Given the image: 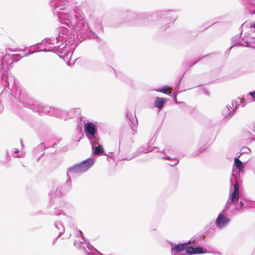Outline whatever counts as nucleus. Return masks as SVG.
Wrapping results in <instances>:
<instances>
[{
	"label": "nucleus",
	"mask_w": 255,
	"mask_h": 255,
	"mask_svg": "<svg viewBox=\"0 0 255 255\" xmlns=\"http://www.w3.org/2000/svg\"><path fill=\"white\" fill-rule=\"evenodd\" d=\"M233 47L232 46H231L226 51H225V54L227 55L228 54H229L230 52V51L232 49V48Z\"/></svg>",
	"instance_id": "f704fd0d"
},
{
	"label": "nucleus",
	"mask_w": 255,
	"mask_h": 255,
	"mask_svg": "<svg viewBox=\"0 0 255 255\" xmlns=\"http://www.w3.org/2000/svg\"><path fill=\"white\" fill-rule=\"evenodd\" d=\"M78 109H72L69 112H67L68 114V119L74 118L76 116V113L78 111Z\"/></svg>",
	"instance_id": "5701e85b"
},
{
	"label": "nucleus",
	"mask_w": 255,
	"mask_h": 255,
	"mask_svg": "<svg viewBox=\"0 0 255 255\" xmlns=\"http://www.w3.org/2000/svg\"><path fill=\"white\" fill-rule=\"evenodd\" d=\"M171 253L172 255H180L183 251L188 255L203 254L207 253V250L202 247L189 246V242L172 244Z\"/></svg>",
	"instance_id": "20e7f679"
},
{
	"label": "nucleus",
	"mask_w": 255,
	"mask_h": 255,
	"mask_svg": "<svg viewBox=\"0 0 255 255\" xmlns=\"http://www.w3.org/2000/svg\"><path fill=\"white\" fill-rule=\"evenodd\" d=\"M160 18L163 19L166 24L161 27V29L165 30L169 26V24L174 22L177 18L176 12L173 10H167L161 11L159 13Z\"/></svg>",
	"instance_id": "6e6552de"
},
{
	"label": "nucleus",
	"mask_w": 255,
	"mask_h": 255,
	"mask_svg": "<svg viewBox=\"0 0 255 255\" xmlns=\"http://www.w3.org/2000/svg\"><path fill=\"white\" fill-rule=\"evenodd\" d=\"M181 91H177V92H176L175 91L174 92V93L172 94V98L174 99V100H176V99H177V95L178 93H179L180 92H181Z\"/></svg>",
	"instance_id": "72a5a7b5"
},
{
	"label": "nucleus",
	"mask_w": 255,
	"mask_h": 255,
	"mask_svg": "<svg viewBox=\"0 0 255 255\" xmlns=\"http://www.w3.org/2000/svg\"><path fill=\"white\" fill-rule=\"evenodd\" d=\"M94 162V158L90 157L79 163L75 164L74 165L69 167L67 169L66 174L67 180L66 183L68 185H71V179L69 174V173L76 174L85 172L92 167Z\"/></svg>",
	"instance_id": "39448f33"
},
{
	"label": "nucleus",
	"mask_w": 255,
	"mask_h": 255,
	"mask_svg": "<svg viewBox=\"0 0 255 255\" xmlns=\"http://www.w3.org/2000/svg\"><path fill=\"white\" fill-rule=\"evenodd\" d=\"M20 142H21V145L22 146H23V144H22V139H20Z\"/></svg>",
	"instance_id": "de8ad7c7"
},
{
	"label": "nucleus",
	"mask_w": 255,
	"mask_h": 255,
	"mask_svg": "<svg viewBox=\"0 0 255 255\" xmlns=\"http://www.w3.org/2000/svg\"><path fill=\"white\" fill-rule=\"evenodd\" d=\"M53 199H52V198L51 197L50 199V203H52V202H53Z\"/></svg>",
	"instance_id": "c03bdc74"
},
{
	"label": "nucleus",
	"mask_w": 255,
	"mask_h": 255,
	"mask_svg": "<svg viewBox=\"0 0 255 255\" xmlns=\"http://www.w3.org/2000/svg\"><path fill=\"white\" fill-rule=\"evenodd\" d=\"M136 156H137V155H134L133 157H131V158H126L125 159H126V160H129L131 159H132V158H133V157H136Z\"/></svg>",
	"instance_id": "a19ab883"
},
{
	"label": "nucleus",
	"mask_w": 255,
	"mask_h": 255,
	"mask_svg": "<svg viewBox=\"0 0 255 255\" xmlns=\"http://www.w3.org/2000/svg\"><path fill=\"white\" fill-rule=\"evenodd\" d=\"M241 151L242 153H240L241 154L242 153H248L251 151V149L245 146L242 148Z\"/></svg>",
	"instance_id": "cd10ccee"
},
{
	"label": "nucleus",
	"mask_w": 255,
	"mask_h": 255,
	"mask_svg": "<svg viewBox=\"0 0 255 255\" xmlns=\"http://www.w3.org/2000/svg\"><path fill=\"white\" fill-rule=\"evenodd\" d=\"M217 254H218L219 255H220V253H218Z\"/></svg>",
	"instance_id": "3c124183"
},
{
	"label": "nucleus",
	"mask_w": 255,
	"mask_h": 255,
	"mask_svg": "<svg viewBox=\"0 0 255 255\" xmlns=\"http://www.w3.org/2000/svg\"><path fill=\"white\" fill-rule=\"evenodd\" d=\"M43 154H41V156L40 157H38V160L41 157V156H42Z\"/></svg>",
	"instance_id": "09e8293b"
},
{
	"label": "nucleus",
	"mask_w": 255,
	"mask_h": 255,
	"mask_svg": "<svg viewBox=\"0 0 255 255\" xmlns=\"http://www.w3.org/2000/svg\"><path fill=\"white\" fill-rule=\"evenodd\" d=\"M30 47L32 48V50L31 49L29 50L25 55V56H28V55H29L30 54H33V53H35V52H36L35 51L37 50L36 49H37V48H36V47H34V48H33L32 46H30Z\"/></svg>",
	"instance_id": "c85d7f7f"
},
{
	"label": "nucleus",
	"mask_w": 255,
	"mask_h": 255,
	"mask_svg": "<svg viewBox=\"0 0 255 255\" xmlns=\"http://www.w3.org/2000/svg\"><path fill=\"white\" fill-rule=\"evenodd\" d=\"M18 152V149L17 148L15 149L14 153H17Z\"/></svg>",
	"instance_id": "37998d69"
},
{
	"label": "nucleus",
	"mask_w": 255,
	"mask_h": 255,
	"mask_svg": "<svg viewBox=\"0 0 255 255\" xmlns=\"http://www.w3.org/2000/svg\"><path fill=\"white\" fill-rule=\"evenodd\" d=\"M20 58L18 54L9 53H6L1 57L0 68V84L4 89L7 88L10 90L12 95L14 94L16 103L18 106L30 109L34 112L38 113L39 115L50 116L51 107L35 103L25 90L18 86V82L15 80L14 76L8 73V71L12 67V63L18 61Z\"/></svg>",
	"instance_id": "f03ea898"
},
{
	"label": "nucleus",
	"mask_w": 255,
	"mask_h": 255,
	"mask_svg": "<svg viewBox=\"0 0 255 255\" xmlns=\"http://www.w3.org/2000/svg\"><path fill=\"white\" fill-rule=\"evenodd\" d=\"M249 94L252 97L253 101H255V91L251 92Z\"/></svg>",
	"instance_id": "473e14b6"
},
{
	"label": "nucleus",
	"mask_w": 255,
	"mask_h": 255,
	"mask_svg": "<svg viewBox=\"0 0 255 255\" xmlns=\"http://www.w3.org/2000/svg\"><path fill=\"white\" fill-rule=\"evenodd\" d=\"M205 93L206 95H209V92L208 91H207V90H205Z\"/></svg>",
	"instance_id": "79ce46f5"
},
{
	"label": "nucleus",
	"mask_w": 255,
	"mask_h": 255,
	"mask_svg": "<svg viewBox=\"0 0 255 255\" xmlns=\"http://www.w3.org/2000/svg\"><path fill=\"white\" fill-rule=\"evenodd\" d=\"M180 255H185V254L183 253L182 254H180Z\"/></svg>",
	"instance_id": "8fccbe9b"
},
{
	"label": "nucleus",
	"mask_w": 255,
	"mask_h": 255,
	"mask_svg": "<svg viewBox=\"0 0 255 255\" xmlns=\"http://www.w3.org/2000/svg\"><path fill=\"white\" fill-rule=\"evenodd\" d=\"M54 225L55 227L59 231V236H61L65 232V228L62 222L60 221H56Z\"/></svg>",
	"instance_id": "2eb2a0df"
},
{
	"label": "nucleus",
	"mask_w": 255,
	"mask_h": 255,
	"mask_svg": "<svg viewBox=\"0 0 255 255\" xmlns=\"http://www.w3.org/2000/svg\"><path fill=\"white\" fill-rule=\"evenodd\" d=\"M234 107V103L233 101L232 102V106L228 105L226 106L225 108H224L222 111V115L224 117L223 120L225 122L228 121L230 118L233 116L235 114V110L233 109L232 111H231V109Z\"/></svg>",
	"instance_id": "f8f14e48"
},
{
	"label": "nucleus",
	"mask_w": 255,
	"mask_h": 255,
	"mask_svg": "<svg viewBox=\"0 0 255 255\" xmlns=\"http://www.w3.org/2000/svg\"><path fill=\"white\" fill-rule=\"evenodd\" d=\"M50 116H53L64 120H68V114L67 111H63L59 108L51 107Z\"/></svg>",
	"instance_id": "9d476101"
},
{
	"label": "nucleus",
	"mask_w": 255,
	"mask_h": 255,
	"mask_svg": "<svg viewBox=\"0 0 255 255\" xmlns=\"http://www.w3.org/2000/svg\"><path fill=\"white\" fill-rule=\"evenodd\" d=\"M181 78H182V77L181 78H180L176 82V83L175 84V87H174V91H175L176 92L179 91V86H180V85Z\"/></svg>",
	"instance_id": "bb28decb"
},
{
	"label": "nucleus",
	"mask_w": 255,
	"mask_h": 255,
	"mask_svg": "<svg viewBox=\"0 0 255 255\" xmlns=\"http://www.w3.org/2000/svg\"><path fill=\"white\" fill-rule=\"evenodd\" d=\"M94 26L96 29L97 31H99L101 30L103 31V27L102 25V20L100 18H97L96 19L94 23Z\"/></svg>",
	"instance_id": "6ab92c4d"
},
{
	"label": "nucleus",
	"mask_w": 255,
	"mask_h": 255,
	"mask_svg": "<svg viewBox=\"0 0 255 255\" xmlns=\"http://www.w3.org/2000/svg\"><path fill=\"white\" fill-rule=\"evenodd\" d=\"M80 140V138H79V139L76 140V141L78 142Z\"/></svg>",
	"instance_id": "49530a36"
},
{
	"label": "nucleus",
	"mask_w": 255,
	"mask_h": 255,
	"mask_svg": "<svg viewBox=\"0 0 255 255\" xmlns=\"http://www.w3.org/2000/svg\"><path fill=\"white\" fill-rule=\"evenodd\" d=\"M205 56H207V55H205L204 56H203L202 57H201L199 59H198L197 60H196L191 65V66H193L194 65H195L196 63H197L199 60H200L201 59L203 58Z\"/></svg>",
	"instance_id": "c9c22d12"
},
{
	"label": "nucleus",
	"mask_w": 255,
	"mask_h": 255,
	"mask_svg": "<svg viewBox=\"0 0 255 255\" xmlns=\"http://www.w3.org/2000/svg\"><path fill=\"white\" fill-rule=\"evenodd\" d=\"M205 236L203 234H201L199 235H196L194 237V238L193 239L194 242H198L203 239H204Z\"/></svg>",
	"instance_id": "393cba45"
},
{
	"label": "nucleus",
	"mask_w": 255,
	"mask_h": 255,
	"mask_svg": "<svg viewBox=\"0 0 255 255\" xmlns=\"http://www.w3.org/2000/svg\"><path fill=\"white\" fill-rule=\"evenodd\" d=\"M53 214L56 216H59L61 214L65 215V213L61 209L56 207L55 208Z\"/></svg>",
	"instance_id": "b1692460"
},
{
	"label": "nucleus",
	"mask_w": 255,
	"mask_h": 255,
	"mask_svg": "<svg viewBox=\"0 0 255 255\" xmlns=\"http://www.w3.org/2000/svg\"><path fill=\"white\" fill-rule=\"evenodd\" d=\"M126 118L128 123L132 130V134H134L137 132V128L138 126V121L134 113V116L130 113L128 110L126 113Z\"/></svg>",
	"instance_id": "1a4fd4ad"
},
{
	"label": "nucleus",
	"mask_w": 255,
	"mask_h": 255,
	"mask_svg": "<svg viewBox=\"0 0 255 255\" xmlns=\"http://www.w3.org/2000/svg\"><path fill=\"white\" fill-rule=\"evenodd\" d=\"M204 150H205V148L203 149V148H200L199 149H198L196 152H194L193 153V155L194 156H197V155H198L199 154L201 153V152H202Z\"/></svg>",
	"instance_id": "2f4dec72"
},
{
	"label": "nucleus",
	"mask_w": 255,
	"mask_h": 255,
	"mask_svg": "<svg viewBox=\"0 0 255 255\" xmlns=\"http://www.w3.org/2000/svg\"><path fill=\"white\" fill-rule=\"evenodd\" d=\"M169 149L166 148L162 151V152L165 154L166 153H169Z\"/></svg>",
	"instance_id": "e433bc0d"
},
{
	"label": "nucleus",
	"mask_w": 255,
	"mask_h": 255,
	"mask_svg": "<svg viewBox=\"0 0 255 255\" xmlns=\"http://www.w3.org/2000/svg\"><path fill=\"white\" fill-rule=\"evenodd\" d=\"M87 247L88 250H89V251H86L85 252V255H86V252H91V254H95V253L96 252L97 253V251H98L92 245H91L89 242H88Z\"/></svg>",
	"instance_id": "412c9836"
},
{
	"label": "nucleus",
	"mask_w": 255,
	"mask_h": 255,
	"mask_svg": "<svg viewBox=\"0 0 255 255\" xmlns=\"http://www.w3.org/2000/svg\"><path fill=\"white\" fill-rule=\"evenodd\" d=\"M50 6L53 13L56 15L58 21L68 26L58 28L55 31V37L45 38L41 42L32 45L33 48L39 47L41 44L55 45L51 49L44 48L37 50L36 52H53L64 55H68L74 51L79 43L88 38H98L95 32L93 31L86 23V20L79 12L67 8L69 2L67 0H50Z\"/></svg>",
	"instance_id": "f257e3e1"
},
{
	"label": "nucleus",
	"mask_w": 255,
	"mask_h": 255,
	"mask_svg": "<svg viewBox=\"0 0 255 255\" xmlns=\"http://www.w3.org/2000/svg\"><path fill=\"white\" fill-rule=\"evenodd\" d=\"M161 158L163 159V160H171L172 161H175V162H174V163H173V162H171V163H170L169 164V165L170 166H174L175 165L178 164V163L179 162V160L178 158H177L176 157L171 158L169 156H164L161 157Z\"/></svg>",
	"instance_id": "f3484780"
},
{
	"label": "nucleus",
	"mask_w": 255,
	"mask_h": 255,
	"mask_svg": "<svg viewBox=\"0 0 255 255\" xmlns=\"http://www.w3.org/2000/svg\"><path fill=\"white\" fill-rule=\"evenodd\" d=\"M166 102L165 99L163 98L156 97L154 104L155 107L158 109H161Z\"/></svg>",
	"instance_id": "ddd939ff"
},
{
	"label": "nucleus",
	"mask_w": 255,
	"mask_h": 255,
	"mask_svg": "<svg viewBox=\"0 0 255 255\" xmlns=\"http://www.w3.org/2000/svg\"><path fill=\"white\" fill-rule=\"evenodd\" d=\"M239 198H238L237 200L234 202H232V193H230L229 199L226 203V204L222 210V211L218 214V216L215 221V224L216 226L219 229H223L226 227H227L231 219L225 216L227 214H228V212H230V206L232 204L237 203L239 202Z\"/></svg>",
	"instance_id": "423d86ee"
},
{
	"label": "nucleus",
	"mask_w": 255,
	"mask_h": 255,
	"mask_svg": "<svg viewBox=\"0 0 255 255\" xmlns=\"http://www.w3.org/2000/svg\"><path fill=\"white\" fill-rule=\"evenodd\" d=\"M249 206V204L248 201L244 198H241L239 202V204H238V202L235 204H232L230 206V211L232 212L234 210L239 211L241 209H244L245 208H248Z\"/></svg>",
	"instance_id": "9b49d317"
},
{
	"label": "nucleus",
	"mask_w": 255,
	"mask_h": 255,
	"mask_svg": "<svg viewBox=\"0 0 255 255\" xmlns=\"http://www.w3.org/2000/svg\"><path fill=\"white\" fill-rule=\"evenodd\" d=\"M54 194H55L56 197H59L62 195L61 190L59 189L58 188L56 189Z\"/></svg>",
	"instance_id": "c756f323"
},
{
	"label": "nucleus",
	"mask_w": 255,
	"mask_h": 255,
	"mask_svg": "<svg viewBox=\"0 0 255 255\" xmlns=\"http://www.w3.org/2000/svg\"><path fill=\"white\" fill-rule=\"evenodd\" d=\"M56 145V143H54L53 145H52V147H54L55 146V145Z\"/></svg>",
	"instance_id": "a18cd8bd"
},
{
	"label": "nucleus",
	"mask_w": 255,
	"mask_h": 255,
	"mask_svg": "<svg viewBox=\"0 0 255 255\" xmlns=\"http://www.w3.org/2000/svg\"><path fill=\"white\" fill-rule=\"evenodd\" d=\"M158 148L156 146H154L152 147L147 146L146 147H142L141 148H140L138 149V152H141L143 153H146L149 152L150 151H154L155 152H158L159 151L158 150Z\"/></svg>",
	"instance_id": "4468645a"
},
{
	"label": "nucleus",
	"mask_w": 255,
	"mask_h": 255,
	"mask_svg": "<svg viewBox=\"0 0 255 255\" xmlns=\"http://www.w3.org/2000/svg\"><path fill=\"white\" fill-rule=\"evenodd\" d=\"M79 232L80 236L82 237V239H83V236H82V235H83L82 232L79 230Z\"/></svg>",
	"instance_id": "58836bf2"
},
{
	"label": "nucleus",
	"mask_w": 255,
	"mask_h": 255,
	"mask_svg": "<svg viewBox=\"0 0 255 255\" xmlns=\"http://www.w3.org/2000/svg\"><path fill=\"white\" fill-rule=\"evenodd\" d=\"M232 42L233 47L234 46H244V44L240 41V36L239 35H236L233 37L232 39Z\"/></svg>",
	"instance_id": "dca6fc26"
},
{
	"label": "nucleus",
	"mask_w": 255,
	"mask_h": 255,
	"mask_svg": "<svg viewBox=\"0 0 255 255\" xmlns=\"http://www.w3.org/2000/svg\"><path fill=\"white\" fill-rule=\"evenodd\" d=\"M174 100V102H175L176 104L181 103V104H182V105L181 106V108H182V107H183V108H188V106H187V105L185 104V103H184V102H181V103H180V102H178V101H177V99H176V100Z\"/></svg>",
	"instance_id": "7c9ffc66"
},
{
	"label": "nucleus",
	"mask_w": 255,
	"mask_h": 255,
	"mask_svg": "<svg viewBox=\"0 0 255 255\" xmlns=\"http://www.w3.org/2000/svg\"><path fill=\"white\" fill-rule=\"evenodd\" d=\"M60 236H59V235L56 237H55V238H54L53 239V244H54V243L58 240V239L60 237Z\"/></svg>",
	"instance_id": "4c0bfd02"
},
{
	"label": "nucleus",
	"mask_w": 255,
	"mask_h": 255,
	"mask_svg": "<svg viewBox=\"0 0 255 255\" xmlns=\"http://www.w3.org/2000/svg\"><path fill=\"white\" fill-rule=\"evenodd\" d=\"M244 46L255 48V37H252L245 41Z\"/></svg>",
	"instance_id": "a211bd4d"
},
{
	"label": "nucleus",
	"mask_w": 255,
	"mask_h": 255,
	"mask_svg": "<svg viewBox=\"0 0 255 255\" xmlns=\"http://www.w3.org/2000/svg\"><path fill=\"white\" fill-rule=\"evenodd\" d=\"M168 88H169V87L168 86H162V87H161L160 88H159V89L156 90V91L158 92H161V93H164L165 94H166L167 95H169L170 96H171V93H168V92H166V90L168 89Z\"/></svg>",
	"instance_id": "aec40b11"
},
{
	"label": "nucleus",
	"mask_w": 255,
	"mask_h": 255,
	"mask_svg": "<svg viewBox=\"0 0 255 255\" xmlns=\"http://www.w3.org/2000/svg\"><path fill=\"white\" fill-rule=\"evenodd\" d=\"M241 154L235 157L232 175L230 178V193H232V200L234 202L239 198V187L242 182L241 173L245 168L243 162L240 160Z\"/></svg>",
	"instance_id": "7ed1b4c3"
},
{
	"label": "nucleus",
	"mask_w": 255,
	"mask_h": 255,
	"mask_svg": "<svg viewBox=\"0 0 255 255\" xmlns=\"http://www.w3.org/2000/svg\"><path fill=\"white\" fill-rule=\"evenodd\" d=\"M84 129L94 151V148L98 144L99 140L97 126L93 122H88L85 124Z\"/></svg>",
	"instance_id": "0eeeda50"
},
{
	"label": "nucleus",
	"mask_w": 255,
	"mask_h": 255,
	"mask_svg": "<svg viewBox=\"0 0 255 255\" xmlns=\"http://www.w3.org/2000/svg\"><path fill=\"white\" fill-rule=\"evenodd\" d=\"M95 148V150L94 151V153L95 154H101L104 153V149L102 145H98L97 147L96 146L94 148Z\"/></svg>",
	"instance_id": "4be33fe9"
},
{
	"label": "nucleus",
	"mask_w": 255,
	"mask_h": 255,
	"mask_svg": "<svg viewBox=\"0 0 255 255\" xmlns=\"http://www.w3.org/2000/svg\"><path fill=\"white\" fill-rule=\"evenodd\" d=\"M95 255V254H91V252H86V255Z\"/></svg>",
	"instance_id": "ea45409f"
},
{
	"label": "nucleus",
	"mask_w": 255,
	"mask_h": 255,
	"mask_svg": "<svg viewBox=\"0 0 255 255\" xmlns=\"http://www.w3.org/2000/svg\"><path fill=\"white\" fill-rule=\"evenodd\" d=\"M235 102L236 103V106H239L240 103L243 104V107H244L245 105H246L245 102L244 100L243 99L239 98L238 99H237V101Z\"/></svg>",
	"instance_id": "a878e982"
}]
</instances>
